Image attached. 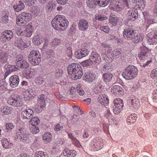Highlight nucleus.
Returning a JSON list of instances; mask_svg holds the SVG:
<instances>
[{
	"instance_id": "nucleus-40",
	"label": "nucleus",
	"mask_w": 157,
	"mask_h": 157,
	"mask_svg": "<svg viewBox=\"0 0 157 157\" xmlns=\"http://www.w3.org/2000/svg\"><path fill=\"white\" fill-rule=\"evenodd\" d=\"M40 121L38 117H33L30 120L29 124L32 126H36L39 124Z\"/></svg>"
},
{
	"instance_id": "nucleus-27",
	"label": "nucleus",
	"mask_w": 157,
	"mask_h": 157,
	"mask_svg": "<svg viewBox=\"0 0 157 157\" xmlns=\"http://www.w3.org/2000/svg\"><path fill=\"white\" fill-rule=\"evenodd\" d=\"M12 112V108L8 106H3L0 109V114L2 115H9L11 114Z\"/></svg>"
},
{
	"instance_id": "nucleus-28",
	"label": "nucleus",
	"mask_w": 157,
	"mask_h": 157,
	"mask_svg": "<svg viewBox=\"0 0 157 157\" xmlns=\"http://www.w3.org/2000/svg\"><path fill=\"white\" fill-rule=\"evenodd\" d=\"M46 99V96L44 94H41L39 96L37 105L40 108L43 109L45 106V101Z\"/></svg>"
},
{
	"instance_id": "nucleus-16",
	"label": "nucleus",
	"mask_w": 157,
	"mask_h": 157,
	"mask_svg": "<svg viewBox=\"0 0 157 157\" xmlns=\"http://www.w3.org/2000/svg\"><path fill=\"white\" fill-rule=\"evenodd\" d=\"M36 92L32 89H29L23 92V98L24 100H30L34 96H35Z\"/></svg>"
},
{
	"instance_id": "nucleus-55",
	"label": "nucleus",
	"mask_w": 157,
	"mask_h": 157,
	"mask_svg": "<svg viewBox=\"0 0 157 157\" xmlns=\"http://www.w3.org/2000/svg\"><path fill=\"white\" fill-rule=\"evenodd\" d=\"M146 5V1L145 0H139L137 8H143Z\"/></svg>"
},
{
	"instance_id": "nucleus-11",
	"label": "nucleus",
	"mask_w": 157,
	"mask_h": 157,
	"mask_svg": "<svg viewBox=\"0 0 157 157\" xmlns=\"http://www.w3.org/2000/svg\"><path fill=\"white\" fill-rule=\"evenodd\" d=\"M91 145L95 151H98L103 147V140L100 138H94L91 141Z\"/></svg>"
},
{
	"instance_id": "nucleus-23",
	"label": "nucleus",
	"mask_w": 157,
	"mask_h": 157,
	"mask_svg": "<svg viewBox=\"0 0 157 157\" xmlns=\"http://www.w3.org/2000/svg\"><path fill=\"white\" fill-rule=\"evenodd\" d=\"M9 81L10 86L14 88L18 86L19 82V79L18 76L15 75L10 77Z\"/></svg>"
},
{
	"instance_id": "nucleus-46",
	"label": "nucleus",
	"mask_w": 157,
	"mask_h": 157,
	"mask_svg": "<svg viewBox=\"0 0 157 157\" xmlns=\"http://www.w3.org/2000/svg\"><path fill=\"white\" fill-rule=\"evenodd\" d=\"M93 63H94L90 58L81 62L82 64L84 67L91 66H92Z\"/></svg>"
},
{
	"instance_id": "nucleus-7",
	"label": "nucleus",
	"mask_w": 157,
	"mask_h": 157,
	"mask_svg": "<svg viewBox=\"0 0 157 157\" xmlns=\"http://www.w3.org/2000/svg\"><path fill=\"white\" fill-rule=\"evenodd\" d=\"M28 58L29 61L33 66L38 65L41 60L40 53L36 50H33L30 52Z\"/></svg>"
},
{
	"instance_id": "nucleus-26",
	"label": "nucleus",
	"mask_w": 157,
	"mask_h": 157,
	"mask_svg": "<svg viewBox=\"0 0 157 157\" xmlns=\"http://www.w3.org/2000/svg\"><path fill=\"white\" fill-rule=\"evenodd\" d=\"M97 100L102 105H107L109 103L108 97L104 94L99 95L98 98Z\"/></svg>"
},
{
	"instance_id": "nucleus-48",
	"label": "nucleus",
	"mask_w": 157,
	"mask_h": 157,
	"mask_svg": "<svg viewBox=\"0 0 157 157\" xmlns=\"http://www.w3.org/2000/svg\"><path fill=\"white\" fill-rule=\"evenodd\" d=\"M110 0H98L97 2L99 3V6L104 7L106 6L109 3Z\"/></svg>"
},
{
	"instance_id": "nucleus-5",
	"label": "nucleus",
	"mask_w": 157,
	"mask_h": 157,
	"mask_svg": "<svg viewBox=\"0 0 157 157\" xmlns=\"http://www.w3.org/2000/svg\"><path fill=\"white\" fill-rule=\"evenodd\" d=\"M32 19V15L29 13L23 12L16 18V23L19 26H24Z\"/></svg>"
},
{
	"instance_id": "nucleus-62",
	"label": "nucleus",
	"mask_w": 157,
	"mask_h": 157,
	"mask_svg": "<svg viewBox=\"0 0 157 157\" xmlns=\"http://www.w3.org/2000/svg\"><path fill=\"white\" fill-rule=\"evenodd\" d=\"M24 2L29 6L33 5L36 3V0H23Z\"/></svg>"
},
{
	"instance_id": "nucleus-36",
	"label": "nucleus",
	"mask_w": 157,
	"mask_h": 157,
	"mask_svg": "<svg viewBox=\"0 0 157 157\" xmlns=\"http://www.w3.org/2000/svg\"><path fill=\"white\" fill-rule=\"evenodd\" d=\"M33 42L35 44L39 45L43 42V39L39 36L36 35L34 36Z\"/></svg>"
},
{
	"instance_id": "nucleus-45",
	"label": "nucleus",
	"mask_w": 157,
	"mask_h": 157,
	"mask_svg": "<svg viewBox=\"0 0 157 157\" xmlns=\"http://www.w3.org/2000/svg\"><path fill=\"white\" fill-rule=\"evenodd\" d=\"M113 9L117 12L120 11L124 7V6L119 2L114 4L113 6Z\"/></svg>"
},
{
	"instance_id": "nucleus-24",
	"label": "nucleus",
	"mask_w": 157,
	"mask_h": 157,
	"mask_svg": "<svg viewBox=\"0 0 157 157\" xmlns=\"http://www.w3.org/2000/svg\"><path fill=\"white\" fill-rule=\"evenodd\" d=\"M33 111L30 109L25 110L22 111L21 113V116L24 119H29L33 116Z\"/></svg>"
},
{
	"instance_id": "nucleus-30",
	"label": "nucleus",
	"mask_w": 157,
	"mask_h": 157,
	"mask_svg": "<svg viewBox=\"0 0 157 157\" xmlns=\"http://www.w3.org/2000/svg\"><path fill=\"white\" fill-rule=\"evenodd\" d=\"M118 20V18L117 17H116L113 14H111L109 18V25L111 27L116 26L117 24Z\"/></svg>"
},
{
	"instance_id": "nucleus-22",
	"label": "nucleus",
	"mask_w": 157,
	"mask_h": 157,
	"mask_svg": "<svg viewBox=\"0 0 157 157\" xmlns=\"http://www.w3.org/2000/svg\"><path fill=\"white\" fill-rule=\"evenodd\" d=\"M111 92L116 96H119L123 93V89L118 85L113 86L111 88Z\"/></svg>"
},
{
	"instance_id": "nucleus-12",
	"label": "nucleus",
	"mask_w": 157,
	"mask_h": 157,
	"mask_svg": "<svg viewBox=\"0 0 157 157\" xmlns=\"http://www.w3.org/2000/svg\"><path fill=\"white\" fill-rule=\"evenodd\" d=\"M126 16L127 19L130 21H134L138 17V13L137 10L134 8H132L128 10Z\"/></svg>"
},
{
	"instance_id": "nucleus-2",
	"label": "nucleus",
	"mask_w": 157,
	"mask_h": 157,
	"mask_svg": "<svg viewBox=\"0 0 157 157\" xmlns=\"http://www.w3.org/2000/svg\"><path fill=\"white\" fill-rule=\"evenodd\" d=\"M140 52L138 54V56L140 60L142 61L147 60L145 63H140V65L144 67L149 64L152 60L151 59V56L154 53V51L153 49H149L145 46H141L140 48Z\"/></svg>"
},
{
	"instance_id": "nucleus-33",
	"label": "nucleus",
	"mask_w": 157,
	"mask_h": 157,
	"mask_svg": "<svg viewBox=\"0 0 157 157\" xmlns=\"http://www.w3.org/2000/svg\"><path fill=\"white\" fill-rule=\"evenodd\" d=\"M137 118V115L136 114H132L127 117L126 121L128 124H131L136 121Z\"/></svg>"
},
{
	"instance_id": "nucleus-54",
	"label": "nucleus",
	"mask_w": 157,
	"mask_h": 157,
	"mask_svg": "<svg viewBox=\"0 0 157 157\" xmlns=\"http://www.w3.org/2000/svg\"><path fill=\"white\" fill-rule=\"evenodd\" d=\"M7 89V84L3 80H0V91Z\"/></svg>"
},
{
	"instance_id": "nucleus-37",
	"label": "nucleus",
	"mask_w": 157,
	"mask_h": 157,
	"mask_svg": "<svg viewBox=\"0 0 157 157\" xmlns=\"http://www.w3.org/2000/svg\"><path fill=\"white\" fill-rule=\"evenodd\" d=\"M2 144L3 147L6 149L11 148L13 146V144L12 143L9 142L7 139L5 138L2 140Z\"/></svg>"
},
{
	"instance_id": "nucleus-18",
	"label": "nucleus",
	"mask_w": 157,
	"mask_h": 157,
	"mask_svg": "<svg viewBox=\"0 0 157 157\" xmlns=\"http://www.w3.org/2000/svg\"><path fill=\"white\" fill-rule=\"evenodd\" d=\"M89 54L88 50L84 48L77 50L75 53L76 57L78 59H82L87 56Z\"/></svg>"
},
{
	"instance_id": "nucleus-25",
	"label": "nucleus",
	"mask_w": 157,
	"mask_h": 157,
	"mask_svg": "<svg viewBox=\"0 0 157 157\" xmlns=\"http://www.w3.org/2000/svg\"><path fill=\"white\" fill-rule=\"evenodd\" d=\"M95 78V76L89 71L86 72L84 74L83 79L86 81L91 82H93Z\"/></svg>"
},
{
	"instance_id": "nucleus-1",
	"label": "nucleus",
	"mask_w": 157,
	"mask_h": 157,
	"mask_svg": "<svg viewBox=\"0 0 157 157\" xmlns=\"http://www.w3.org/2000/svg\"><path fill=\"white\" fill-rule=\"evenodd\" d=\"M69 24V22L65 17L60 15L56 16L51 21L53 28L55 30L61 32L66 29Z\"/></svg>"
},
{
	"instance_id": "nucleus-41",
	"label": "nucleus",
	"mask_w": 157,
	"mask_h": 157,
	"mask_svg": "<svg viewBox=\"0 0 157 157\" xmlns=\"http://www.w3.org/2000/svg\"><path fill=\"white\" fill-rule=\"evenodd\" d=\"M157 21L154 18H149L147 19H145V25L147 29V28L151 25L154 23H156Z\"/></svg>"
},
{
	"instance_id": "nucleus-64",
	"label": "nucleus",
	"mask_w": 157,
	"mask_h": 157,
	"mask_svg": "<svg viewBox=\"0 0 157 157\" xmlns=\"http://www.w3.org/2000/svg\"><path fill=\"white\" fill-rule=\"evenodd\" d=\"M6 129L7 131H10L13 129L14 128V126L13 124L11 123H7L6 124Z\"/></svg>"
},
{
	"instance_id": "nucleus-39",
	"label": "nucleus",
	"mask_w": 157,
	"mask_h": 157,
	"mask_svg": "<svg viewBox=\"0 0 157 157\" xmlns=\"http://www.w3.org/2000/svg\"><path fill=\"white\" fill-rule=\"evenodd\" d=\"M88 0L87 1V4L88 6L90 8H95L96 5H99V3L97 2L98 0Z\"/></svg>"
},
{
	"instance_id": "nucleus-47",
	"label": "nucleus",
	"mask_w": 157,
	"mask_h": 157,
	"mask_svg": "<svg viewBox=\"0 0 157 157\" xmlns=\"http://www.w3.org/2000/svg\"><path fill=\"white\" fill-rule=\"evenodd\" d=\"M35 157H49L47 153L42 151L36 152L34 155Z\"/></svg>"
},
{
	"instance_id": "nucleus-8",
	"label": "nucleus",
	"mask_w": 157,
	"mask_h": 157,
	"mask_svg": "<svg viewBox=\"0 0 157 157\" xmlns=\"http://www.w3.org/2000/svg\"><path fill=\"white\" fill-rule=\"evenodd\" d=\"M8 103L13 107H21L24 102L22 97L19 95L10 97L8 98Z\"/></svg>"
},
{
	"instance_id": "nucleus-38",
	"label": "nucleus",
	"mask_w": 157,
	"mask_h": 157,
	"mask_svg": "<svg viewBox=\"0 0 157 157\" xmlns=\"http://www.w3.org/2000/svg\"><path fill=\"white\" fill-rule=\"evenodd\" d=\"M42 138L46 142H49L52 140V135L50 132H47L43 134Z\"/></svg>"
},
{
	"instance_id": "nucleus-60",
	"label": "nucleus",
	"mask_w": 157,
	"mask_h": 157,
	"mask_svg": "<svg viewBox=\"0 0 157 157\" xmlns=\"http://www.w3.org/2000/svg\"><path fill=\"white\" fill-rule=\"evenodd\" d=\"M95 19L100 21H102L106 19L107 17L106 16L98 14L96 15Z\"/></svg>"
},
{
	"instance_id": "nucleus-57",
	"label": "nucleus",
	"mask_w": 157,
	"mask_h": 157,
	"mask_svg": "<svg viewBox=\"0 0 157 157\" xmlns=\"http://www.w3.org/2000/svg\"><path fill=\"white\" fill-rule=\"evenodd\" d=\"M63 73V71L61 69H58L56 70L55 73V77L56 78H58L61 77Z\"/></svg>"
},
{
	"instance_id": "nucleus-17",
	"label": "nucleus",
	"mask_w": 157,
	"mask_h": 157,
	"mask_svg": "<svg viewBox=\"0 0 157 157\" xmlns=\"http://www.w3.org/2000/svg\"><path fill=\"white\" fill-rule=\"evenodd\" d=\"M13 36V32L10 30H6L2 32L1 35V40L3 42H5L6 40H10Z\"/></svg>"
},
{
	"instance_id": "nucleus-29",
	"label": "nucleus",
	"mask_w": 157,
	"mask_h": 157,
	"mask_svg": "<svg viewBox=\"0 0 157 157\" xmlns=\"http://www.w3.org/2000/svg\"><path fill=\"white\" fill-rule=\"evenodd\" d=\"M144 36L141 33L136 34L131 39L133 43L135 44H138L140 43L143 40Z\"/></svg>"
},
{
	"instance_id": "nucleus-3",
	"label": "nucleus",
	"mask_w": 157,
	"mask_h": 157,
	"mask_svg": "<svg viewBox=\"0 0 157 157\" xmlns=\"http://www.w3.org/2000/svg\"><path fill=\"white\" fill-rule=\"evenodd\" d=\"M69 76L72 79L77 80L81 78L83 73L80 65L77 63H72L67 67Z\"/></svg>"
},
{
	"instance_id": "nucleus-49",
	"label": "nucleus",
	"mask_w": 157,
	"mask_h": 157,
	"mask_svg": "<svg viewBox=\"0 0 157 157\" xmlns=\"http://www.w3.org/2000/svg\"><path fill=\"white\" fill-rule=\"evenodd\" d=\"M25 29H24L21 27L18 28L16 30L17 34L18 36H25Z\"/></svg>"
},
{
	"instance_id": "nucleus-20",
	"label": "nucleus",
	"mask_w": 157,
	"mask_h": 157,
	"mask_svg": "<svg viewBox=\"0 0 157 157\" xmlns=\"http://www.w3.org/2000/svg\"><path fill=\"white\" fill-rule=\"evenodd\" d=\"M135 33V30L130 28L126 29L123 32V36L125 39L130 40L133 38L132 36Z\"/></svg>"
},
{
	"instance_id": "nucleus-4",
	"label": "nucleus",
	"mask_w": 157,
	"mask_h": 157,
	"mask_svg": "<svg viewBox=\"0 0 157 157\" xmlns=\"http://www.w3.org/2000/svg\"><path fill=\"white\" fill-rule=\"evenodd\" d=\"M15 138L17 140H20L26 144L30 143L33 139V137H30V134L24 132L21 128L17 130Z\"/></svg>"
},
{
	"instance_id": "nucleus-15",
	"label": "nucleus",
	"mask_w": 157,
	"mask_h": 157,
	"mask_svg": "<svg viewBox=\"0 0 157 157\" xmlns=\"http://www.w3.org/2000/svg\"><path fill=\"white\" fill-rule=\"evenodd\" d=\"M147 35V41L150 44L157 43V35L155 33L154 31L152 29L150 30Z\"/></svg>"
},
{
	"instance_id": "nucleus-59",
	"label": "nucleus",
	"mask_w": 157,
	"mask_h": 157,
	"mask_svg": "<svg viewBox=\"0 0 157 157\" xmlns=\"http://www.w3.org/2000/svg\"><path fill=\"white\" fill-rule=\"evenodd\" d=\"M151 76L153 79L157 78V68L152 70L151 72Z\"/></svg>"
},
{
	"instance_id": "nucleus-34",
	"label": "nucleus",
	"mask_w": 157,
	"mask_h": 157,
	"mask_svg": "<svg viewBox=\"0 0 157 157\" xmlns=\"http://www.w3.org/2000/svg\"><path fill=\"white\" fill-rule=\"evenodd\" d=\"M24 7L25 5L21 1H20L18 3L13 6V8L17 12H19L23 10Z\"/></svg>"
},
{
	"instance_id": "nucleus-6",
	"label": "nucleus",
	"mask_w": 157,
	"mask_h": 157,
	"mask_svg": "<svg viewBox=\"0 0 157 157\" xmlns=\"http://www.w3.org/2000/svg\"><path fill=\"white\" fill-rule=\"evenodd\" d=\"M138 70L136 67L133 66L127 67L122 73V76L126 79H132L137 76Z\"/></svg>"
},
{
	"instance_id": "nucleus-51",
	"label": "nucleus",
	"mask_w": 157,
	"mask_h": 157,
	"mask_svg": "<svg viewBox=\"0 0 157 157\" xmlns=\"http://www.w3.org/2000/svg\"><path fill=\"white\" fill-rule=\"evenodd\" d=\"M24 74L25 76L28 78H31L33 76V72H32L29 68L26 70V71L25 72Z\"/></svg>"
},
{
	"instance_id": "nucleus-58",
	"label": "nucleus",
	"mask_w": 157,
	"mask_h": 157,
	"mask_svg": "<svg viewBox=\"0 0 157 157\" xmlns=\"http://www.w3.org/2000/svg\"><path fill=\"white\" fill-rule=\"evenodd\" d=\"M23 56L22 54H20L17 56L16 59V60L17 61L16 63L17 66L20 65H19L22 61V60H23Z\"/></svg>"
},
{
	"instance_id": "nucleus-13",
	"label": "nucleus",
	"mask_w": 157,
	"mask_h": 157,
	"mask_svg": "<svg viewBox=\"0 0 157 157\" xmlns=\"http://www.w3.org/2000/svg\"><path fill=\"white\" fill-rule=\"evenodd\" d=\"M30 44L31 42L30 41L25 43L20 38H17L15 42V45L19 49L22 50L29 47Z\"/></svg>"
},
{
	"instance_id": "nucleus-10",
	"label": "nucleus",
	"mask_w": 157,
	"mask_h": 157,
	"mask_svg": "<svg viewBox=\"0 0 157 157\" xmlns=\"http://www.w3.org/2000/svg\"><path fill=\"white\" fill-rule=\"evenodd\" d=\"M114 105L113 112L114 114L117 115L122 110L124 106L123 101L120 98H116L113 101Z\"/></svg>"
},
{
	"instance_id": "nucleus-31",
	"label": "nucleus",
	"mask_w": 157,
	"mask_h": 157,
	"mask_svg": "<svg viewBox=\"0 0 157 157\" xmlns=\"http://www.w3.org/2000/svg\"><path fill=\"white\" fill-rule=\"evenodd\" d=\"M67 134L69 137L71 139L73 144L79 147L82 146L79 141L76 137H74L72 133H67Z\"/></svg>"
},
{
	"instance_id": "nucleus-53",
	"label": "nucleus",
	"mask_w": 157,
	"mask_h": 157,
	"mask_svg": "<svg viewBox=\"0 0 157 157\" xmlns=\"http://www.w3.org/2000/svg\"><path fill=\"white\" fill-rule=\"evenodd\" d=\"M19 65H18L17 66L19 68H26L29 66V64L25 60L22 61Z\"/></svg>"
},
{
	"instance_id": "nucleus-19",
	"label": "nucleus",
	"mask_w": 157,
	"mask_h": 157,
	"mask_svg": "<svg viewBox=\"0 0 157 157\" xmlns=\"http://www.w3.org/2000/svg\"><path fill=\"white\" fill-rule=\"evenodd\" d=\"M78 26L79 30L84 31L88 29L89 26L88 21L86 19H81L79 21Z\"/></svg>"
},
{
	"instance_id": "nucleus-9",
	"label": "nucleus",
	"mask_w": 157,
	"mask_h": 157,
	"mask_svg": "<svg viewBox=\"0 0 157 157\" xmlns=\"http://www.w3.org/2000/svg\"><path fill=\"white\" fill-rule=\"evenodd\" d=\"M127 102L129 108L131 110L136 109L140 107L139 101L134 95H132L128 98Z\"/></svg>"
},
{
	"instance_id": "nucleus-63",
	"label": "nucleus",
	"mask_w": 157,
	"mask_h": 157,
	"mask_svg": "<svg viewBox=\"0 0 157 157\" xmlns=\"http://www.w3.org/2000/svg\"><path fill=\"white\" fill-rule=\"evenodd\" d=\"M52 2V1H49L46 5V9L48 10H52L53 8Z\"/></svg>"
},
{
	"instance_id": "nucleus-21",
	"label": "nucleus",
	"mask_w": 157,
	"mask_h": 157,
	"mask_svg": "<svg viewBox=\"0 0 157 157\" xmlns=\"http://www.w3.org/2000/svg\"><path fill=\"white\" fill-rule=\"evenodd\" d=\"M90 58L93 63L95 64H98L101 62V58L100 55L96 52H91Z\"/></svg>"
},
{
	"instance_id": "nucleus-56",
	"label": "nucleus",
	"mask_w": 157,
	"mask_h": 157,
	"mask_svg": "<svg viewBox=\"0 0 157 157\" xmlns=\"http://www.w3.org/2000/svg\"><path fill=\"white\" fill-rule=\"evenodd\" d=\"M30 137H33L32 141L30 143H27L29 144H33L35 147L37 146V145L38 144V141L37 139H36V137L34 135H30Z\"/></svg>"
},
{
	"instance_id": "nucleus-44",
	"label": "nucleus",
	"mask_w": 157,
	"mask_h": 157,
	"mask_svg": "<svg viewBox=\"0 0 157 157\" xmlns=\"http://www.w3.org/2000/svg\"><path fill=\"white\" fill-rule=\"evenodd\" d=\"M8 56L7 54L5 52L0 53V62H6L7 61Z\"/></svg>"
},
{
	"instance_id": "nucleus-43",
	"label": "nucleus",
	"mask_w": 157,
	"mask_h": 157,
	"mask_svg": "<svg viewBox=\"0 0 157 157\" xmlns=\"http://www.w3.org/2000/svg\"><path fill=\"white\" fill-rule=\"evenodd\" d=\"M8 15V12L3 11L2 12V19L1 20L2 22L5 24L8 22L9 21Z\"/></svg>"
},
{
	"instance_id": "nucleus-14",
	"label": "nucleus",
	"mask_w": 157,
	"mask_h": 157,
	"mask_svg": "<svg viewBox=\"0 0 157 157\" xmlns=\"http://www.w3.org/2000/svg\"><path fill=\"white\" fill-rule=\"evenodd\" d=\"M121 53V50L120 48L116 49L112 51V49L104 52V54L109 58H112L114 56H119Z\"/></svg>"
},
{
	"instance_id": "nucleus-35",
	"label": "nucleus",
	"mask_w": 157,
	"mask_h": 157,
	"mask_svg": "<svg viewBox=\"0 0 157 157\" xmlns=\"http://www.w3.org/2000/svg\"><path fill=\"white\" fill-rule=\"evenodd\" d=\"M113 74L111 73H105L102 75L103 80L105 82H109L113 78Z\"/></svg>"
},
{
	"instance_id": "nucleus-32",
	"label": "nucleus",
	"mask_w": 157,
	"mask_h": 157,
	"mask_svg": "<svg viewBox=\"0 0 157 157\" xmlns=\"http://www.w3.org/2000/svg\"><path fill=\"white\" fill-rule=\"evenodd\" d=\"M113 65L110 63L106 62L102 64L101 69L102 71L105 72H108L112 69Z\"/></svg>"
},
{
	"instance_id": "nucleus-42",
	"label": "nucleus",
	"mask_w": 157,
	"mask_h": 157,
	"mask_svg": "<svg viewBox=\"0 0 157 157\" xmlns=\"http://www.w3.org/2000/svg\"><path fill=\"white\" fill-rule=\"evenodd\" d=\"M63 42L60 39L57 38H55L53 40L51 43L50 44L52 46L55 47L62 44Z\"/></svg>"
},
{
	"instance_id": "nucleus-50",
	"label": "nucleus",
	"mask_w": 157,
	"mask_h": 157,
	"mask_svg": "<svg viewBox=\"0 0 157 157\" xmlns=\"http://www.w3.org/2000/svg\"><path fill=\"white\" fill-rule=\"evenodd\" d=\"M132 2L129 4L128 6L129 8H134L136 9L138 3L139 2V0H132Z\"/></svg>"
},
{
	"instance_id": "nucleus-61",
	"label": "nucleus",
	"mask_w": 157,
	"mask_h": 157,
	"mask_svg": "<svg viewBox=\"0 0 157 157\" xmlns=\"http://www.w3.org/2000/svg\"><path fill=\"white\" fill-rule=\"evenodd\" d=\"M100 29L106 33H108L109 31L108 27L106 26H101L100 27Z\"/></svg>"
},
{
	"instance_id": "nucleus-52",
	"label": "nucleus",
	"mask_w": 157,
	"mask_h": 157,
	"mask_svg": "<svg viewBox=\"0 0 157 157\" xmlns=\"http://www.w3.org/2000/svg\"><path fill=\"white\" fill-rule=\"evenodd\" d=\"M30 132L33 134H36L39 132V128L36 126H32L30 128Z\"/></svg>"
}]
</instances>
